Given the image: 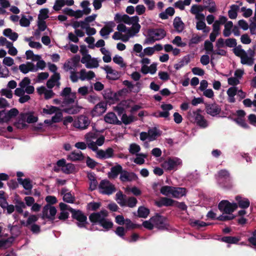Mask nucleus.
Wrapping results in <instances>:
<instances>
[{
	"label": "nucleus",
	"mask_w": 256,
	"mask_h": 256,
	"mask_svg": "<svg viewBox=\"0 0 256 256\" xmlns=\"http://www.w3.org/2000/svg\"><path fill=\"white\" fill-rule=\"evenodd\" d=\"M218 183L222 186L228 189L232 187V179L230 174L226 170H219L215 176Z\"/></svg>",
	"instance_id": "obj_1"
},
{
	"label": "nucleus",
	"mask_w": 256,
	"mask_h": 256,
	"mask_svg": "<svg viewBox=\"0 0 256 256\" xmlns=\"http://www.w3.org/2000/svg\"><path fill=\"white\" fill-rule=\"evenodd\" d=\"M166 36V31L162 28H150L148 31V38L146 40L147 43L152 44L156 40L164 38Z\"/></svg>",
	"instance_id": "obj_2"
},
{
	"label": "nucleus",
	"mask_w": 256,
	"mask_h": 256,
	"mask_svg": "<svg viewBox=\"0 0 256 256\" xmlns=\"http://www.w3.org/2000/svg\"><path fill=\"white\" fill-rule=\"evenodd\" d=\"M68 210L72 214V217L78 221L76 225L80 228H86L88 224L87 217L84 212L80 210H76L72 208H70Z\"/></svg>",
	"instance_id": "obj_3"
},
{
	"label": "nucleus",
	"mask_w": 256,
	"mask_h": 256,
	"mask_svg": "<svg viewBox=\"0 0 256 256\" xmlns=\"http://www.w3.org/2000/svg\"><path fill=\"white\" fill-rule=\"evenodd\" d=\"M150 220L156 228L160 230H168L169 226L168 218L159 214H156L150 218Z\"/></svg>",
	"instance_id": "obj_4"
},
{
	"label": "nucleus",
	"mask_w": 256,
	"mask_h": 256,
	"mask_svg": "<svg viewBox=\"0 0 256 256\" xmlns=\"http://www.w3.org/2000/svg\"><path fill=\"white\" fill-rule=\"evenodd\" d=\"M57 210L54 206L48 204H46L42 208V214L40 216L42 219H48V220L53 222L55 219V216Z\"/></svg>",
	"instance_id": "obj_5"
},
{
	"label": "nucleus",
	"mask_w": 256,
	"mask_h": 256,
	"mask_svg": "<svg viewBox=\"0 0 256 256\" xmlns=\"http://www.w3.org/2000/svg\"><path fill=\"white\" fill-rule=\"evenodd\" d=\"M238 208L236 203H230L227 200H222L218 204V208L220 212L226 214H231Z\"/></svg>",
	"instance_id": "obj_6"
},
{
	"label": "nucleus",
	"mask_w": 256,
	"mask_h": 256,
	"mask_svg": "<svg viewBox=\"0 0 256 256\" xmlns=\"http://www.w3.org/2000/svg\"><path fill=\"white\" fill-rule=\"evenodd\" d=\"M108 212L106 210H102L100 212H92L89 216V220L92 224H100L104 218H107Z\"/></svg>",
	"instance_id": "obj_7"
},
{
	"label": "nucleus",
	"mask_w": 256,
	"mask_h": 256,
	"mask_svg": "<svg viewBox=\"0 0 256 256\" xmlns=\"http://www.w3.org/2000/svg\"><path fill=\"white\" fill-rule=\"evenodd\" d=\"M98 187L100 189L102 190L100 192L104 194L110 195L116 190L114 185L106 180H102Z\"/></svg>",
	"instance_id": "obj_8"
},
{
	"label": "nucleus",
	"mask_w": 256,
	"mask_h": 256,
	"mask_svg": "<svg viewBox=\"0 0 256 256\" xmlns=\"http://www.w3.org/2000/svg\"><path fill=\"white\" fill-rule=\"evenodd\" d=\"M182 160L178 158H168L166 160L164 161L162 166L168 170H174L178 165L181 164Z\"/></svg>",
	"instance_id": "obj_9"
},
{
	"label": "nucleus",
	"mask_w": 256,
	"mask_h": 256,
	"mask_svg": "<svg viewBox=\"0 0 256 256\" xmlns=\"http://www.w3.org/2000/svg\"><path fill=\"white\" fill-rule=\"evenodd\" d=\"M90 124V121L88 116L80 115L77 120L74 122V126L81 130H84L88 128Z\"/></svg>",
	"instance_id": "obj_10"
},
{
	"label": "nucleus",
	"mask_w": 256,
	"mask_h": 256,
	"mask_svg": "<svg viewBox=\"0 0 256 256\" xmlns=\"http://www.w3.org/2000/svg\"><path fill=\"white\" fill-rule=\"evenodd\" d=\"M205 108L206 113L212 116L218 115L221 112V108L216 102L212 104L206 103Z\"/></svg>",
	"instance_id": "obj_11"
},
{
	"label": "nucleus",
	"mask_w": 256,
	"mask_h": 256,
	"mask_svg": "<svg viewBox=\"0 0 256 256\" xmlns=\"http://www.w3.org/2000/svg\"><path fill=\"white\" fill-rule=\"evenodd\" d=\"M107 104L104 101L100 102L96 104L92 110L91 114L92 116H100L103 114L106 110Z\"/></svg>",
	"instance_id": "obj_12"
},
{
	"label": "nucleus",
	"mask_w": 256,
	"mask_h": 256,
	"mask_svg": "<svg viewBox=\"0 0 256 256\" xmlns=\"http://www.w3.org/2000/svg\"><path fill=\"white\" fill-rule=\"evenodd\" d=\"M114 150L112 148H108L105 150H99L96 152V157L100 160H105L113 158Z\"/></svg>",
	"instance_id": "obj_13"
},
{
	"label": "nucleus",
	"mask_w": 256,
	"mask_h": 256,
	"mask_svg": "<svg viewBox=\"0 0 256 256\" xmlns=\"http://www.w3.org/2000/svg\"><path fill=\"white\" fill-rule=\"evenodd\" d=\"M138 178L137 175L133 172H130L126 170H123L120 179L122 182H132L136 180Z\"/></svg>",
	"instance_id": "obj_14"
},
{
	"label": "nucleus",
	"mask_w": 256,
	"mask_h": 256,
	"mask_svg": "<svg viewBox=\"0 0 256 256\" xmlns=\"http://www.w3.org/2000/svg\"><path fill=\"white\" fill-rule=\"evenodd\" d=\"M202 110L198 109L196 111L193 112L194 116L195 117V122L198 126L205 128L208 126L207 121L204 119V116L200 114Z\"/></svg>",
	"instance_id": "obj_15"
},
{
	"label": "nucleus",
	"mask_w": 256,
	"mask_h": 256,
	"mask_svg": "<svg viewBox=\"0 0 256 256\" xmlns=\"http://www.w3.org/2000/svg\"><path fill=\"white\" fill-rule=\"evenodd\" d=\"M104 70L107 74L106 78L110 80H118L120 76V72L113 70L112 67L108 66H106Z\"/></svg>",
	"instance_id": "obj_16"
},
{
	"label": "nucleus",
	"mask_w": 256,
	"mask_h": 256,
	"mask_svg": "<svg viewBox=\"0 0 256 256\" xmlns=\"http://www.w3.org/2000/svg\"><path fill=\"white\" fill-rule=\"evenodd\" d=\"M104 121L108 124L121 125L122 122L119 120L113 112H108L104 117Z\"/></svg>",
	"instance_id": "obj_17"
},
{
	"label": "nucleus",
	"mask_w": 256,
	"mask_h": 256,
	"mask_svg": "<svg viewBox=\"0 0 256 256\" xmlns=\"http://www.w3.org/2000/svg\"><path fill=\"white\" fill-rule=\"evenodd\" d=\"M115 26V23L112 21L106 22V25L104 26L100 32V36L102 37L108 36L113 31L112 28L114 27Z\"/></svg>",
	"instance_id": "obj_18"
},
{
	"label": "nucleus",
	"mask_w": 256,
	"mask_h": 256,
	"mask_svg": "<svg viewBox=\"0 0 256 256\" xmlns=\"http://www.w3.org/2000/svg\"><path fill=\"white\" fill-rule=\"evenodd\" d=\"M176 200L168 198L166 197L162 198L160 200L156 201V205L158 208H161L162 206H174L175 204Z\"/></svg>",
	"instance_id": "obj_19"
},
{
	"label": "nucleus",
	"mask_w": 256,
	"mask_h": 256,
	"mask_svg": "<svg viewBox=\"0 0 256 256\" xmlns=\"http://www.w3.org/2000/svg\"><path fill=\"white\" fill-rule=\"evenodd\" d=\"M18 114V110L16 108H13L10 109L8 112L5 114V116L2 118H0V123L4 122H8L10 118L16 116Z\"/></svg>",
	"instance_id": "obj_20"
},
{
	"label": "nucleus",
	"mask_w": 256,
	"mask_h": 256,
	"mask_svg": "<svg viewBox=\"0 0 256 256\" xmlns=\"http://www.w3.org/2000/svg\"><path fill=\"white\" fill-rule=\"evenodd\" d=\"M84 158V156L80 151H73L68 156V159L72 162L82 161Z\"/></svg>",
	"instance_id": "obj_21"
},
{
	"label": "nucleus",
	"mask_w": 256,
	"mask_h": 256,
	"mask_svg": "<svg viewBox=\"0 0 256 256\" xmlns=\"http://www.w3.org/2000/svg\"><path fill=\"white\" fill-rule=\"evenodd\" d=\"M122 170V166L120 164H118L111 168L110 172L108 173V177L115 178L119 174H121Z\"/></svg>",
	"instance_id": "obj_22"
},
{
	"label": "nucleus",
	"mask_w": 256,
	"mask_h": 256,
	"mask_svg": "<svg viewBox=\"0 0 256 256\" xmlns=\"http://www.w3.org/2000/svg\"><path fill=\"white\" fill-rule=\"evenodd\" d=\"M235 199L238 202L237 204L242 208H248L250 205V202L247 198H244L240 196H236Z\"/></svg>",
	"instance_id": "obj_23"
},
{
	"label": "nucleus",
	"mask_w": 256,
	"mask_h": 256,
	"mask_svg": "<svg viewBox=\"0 0 256 256\" xmlns=\"http://www.w3.org/2000/svg\"><path fill=\"white\" fill-rule=\"evenodd\" d=\"M240 240L238 236H224L219 238L218 240L228 244H236Z\"/></svg>",
	"instance_id": "obj_24"
},
{
	"label": "nucleus",
	"mask_w": 256,
	"mask_h": 256,
	"mask_svg": "<svg viewBox=\"0 0 256 256\" xmlns=\"http://www.w3.org/2000/svg\"><path fill=\"white\" fill-rule=\"evenodd\" d=\"M80 78L82 80H84L86 79L90 80L94 78L96 76L94 72L90 70L87 72L85 69L81 70L80 72Z\"/></svg>",
	"instance_id": "obj_25"
},
{
	"label": "nucleus",
	"mask_w": 256,
	"mask_h": 256,
	"mask_svg": "<svg viewBox=\"0 0 256 256\" xmlns=\"http://www.w3.org/2000/svg\"><path fill=\"white\" fill-rule=\"evenodd\" d=\"M162 132L158 130L156 128L154 127L150 128L148 130L149 141H153L161 135Z\"/></svg>",
	"instance_id": "obj_26"
},
{
	"label": "nucleus",
	"mask_w": 256,
	"mask_h": 256,
	"mask_svg": "<svg viewBox=\"0 0 256 256\" xmlns=\"http://www.w3.org/2000/svg\"><path fill=\"white\" fill-rule=\"evenodd\" d=\"M186 194V188H184L172 186V196L175 198H180Z\"/></svg>",
	"instance_id": "obj_27"
},
{
	"label": "nucleus",
	"mask_w": 256,
	"mask_h": 256,
	"mask_svg": "<svg viewBox=\"0 0 256 256\" xmlns=\"http://www.w3.org/2000/svg\"><path fill=\"white\" fill-rule=\"evenodd\" d=\"M173 25L175 30L178 32H181L184 28V24L179 16H176L174 18Z\"/></svg>",
	"instance_id": "obj_28"
},
{
	"label": "nucleus",
	"mask_w": 256,
	"mask_h": 256,
	"mask_svg": "<svg viewBox=\"0 0 256 256\" xmlns=\"http://www.w3.org/2000/svg\"><path fill=\"white\" fill-rule=\"evenodd\" d=\"M18 182L22 184L23 188L28 190H30L32 188V181L29 178H26L23 180L22 178H18Z\"/></svg>",
	"instance_id": "obj_29"
},
{
	"label": "nucleus",
	"mask_w": 256,
	"mask_h": 256,
	"mask_svg": "<svg viewBox=\"0 0 256 256\" xmlns=\"http://www.w3.org/2000/svg\"><path fill=\"white\" fill-rule=\"evenodd\" d=\"M14 240L13 236H10L6 239L0 240V249H6L10 247Z\"/></svg>",
	"instance_id": "obj_30"
},
{
	"label": "nucleus",
	"mask_w": 256,
	"mask_h": 256,
	"mask_svg": "<svg viewBox=\"0 0 256 256\" xmlns=\"http://www.w3.org/2000/svg\"><path fill=\"white\" fill-rule=\"evenodd\" d=\"M240 7L236 4H232L230 6V9L228 12V15L230 19H235L238 16V11Z\"/></svg>",
	"instance_id": "obj_31"
},
{
	"label": "nucleus",
	"mask_w": 256,
	"mask_h": 256,
	"mask_svg": "<svg viewBox=\"0 0 256 256\" xmlns=\"http://www.w3.org/2000/svg\"><path fill=\"white\" fill-rule=\"evenodd\" d=\"M190 62V58L189 55H186L178 63L174 64V67L176 70H178L183 67L184 66L188 64Z\"/></svg>",
	"instance_id": "obj_32"
},
{
	"label": "nucleus",
	"mask_w": 256,
	"mask_h": 256,
	"mask_svg": "<svg viewBox=\"0 0 256 256\" xmlns=\"http://www.w3.org/2000/svg\"><path fill=\"white\" fill-rule=\"evenodd\" d=\"M254 59L248 56L246 52L240 58V62L242 64L252 66L254 64Z\"/></svg>",
	"instance_id": "obj_33"
},
{
	"label": "nucleus",
	"mask_w": 256,
	"mask_h": 256,
	"mask_svg": "<svg viewBox=\"0 0 256 256\" xmlns=\"http://www.w3.org/2000/svg\"><path fill=\"white\" fill-rule=\"evenodd\" d=\"M82 108V106H72L69 108H64L63 110V111L69 114H78L80 111V110Z\"/></svg>",
	"instance_id": "obj_34"
},
{
	"label": "nucleus",
	"mask_w": 256,
	"mask_h": 256,
	"mask_svg": "<svg viewBox=\"0 0 256 256\" xmlns=\"http://www.w3.org/2000/svg\"><path fill=\"white\" fill-rule=\"evenodd\" d=\"M138 216L142 218H146L150 214V210L144 206H140L138 210Z\"/></svg>",
	"instance_id": "obj_35"
},
{
	"label": "nucleus",
	"mask_w": 256,
	"mask_h": 256,
	"mask_svg": "<svg viewBox=\"0 0 256 256\" xmlns=\"http://www.w3.org/2000/svg\"><path fill=\"white\" fill-rule=\"evenodd\" d=\"M99 224L106 230L112 228L114 225L113 222L106 218H104Z\"/></svg>",
	"instance_id": "obj_36"
},
{
	"label": "nucleus",
	"mask_w": 256,
	"mask_h": 256,
	"mask_svg": "<svg viewBox=\"0 0 256 256\" xmlns=\"http://www.w3.org/2000/svg\"><path fill=\"white\" fill-rule=\"evenodd\" d=\"M105 99L114 100L117 99V94L114 93L110 89H106L104 91L103 94Z\"/></svg>",
	"instance_id": "obj_37"
},
{
	"label": "nucleus",
	"mask_w": 256,
	"mask_h": 256,
	"mask_svg": "<svg viewBox=\"0 0 256 256\" xmlns=\"http://www.w3.org/2000/svg\"><path fill=\"white\" fill-rule=\"evenodd\" d=\"M75 166L72 163L66 164L64 168H62V170L66 174L73 173L75 170Z\"/></svg>",
	"instance_id": "obj_38"
},
{
	"label": "nucleus",
	"mask_w": 256,
	"mask_h": 256,
	"mask_svg": "<svg viewBox=\"0 0 256 256\" xmlns=\"http://www.w3.org/2000/svg\"><path fill=\"white\" fill-rule=\"evenodd\" d=\"M102 204L100 202H92L88 204L87 209L89 210L96 211L101 206Z\"/></svg>",
	"instance_id": "obj_39"
},
{
	"label": "nucleus",
	"mask_w": 256,
	"mask_h": 256,
	"mask_svg": "<svg viewBox=\"0 0 256 256\" xmlns=\"http://www.w3.org/2000/svg\"><path fill=\"white\" fill-rule=\"evenodd\" d=\"M121 119L122 122L126 125L129 124L136 120L133 116H128L126 114H122Z\"/></svg>",
	"instance_id": "obj_40"
},
{
	"label": "nucleus",
	"mask_w": 256,
	"mask_h": 256,
	"mask_svg": "<svg viewBox=\"0 0 256 256\" xmlns=\"http://www.w3.org/2000/svg\"><path fill=\"white\" fill-rule=\"evenodd\" d=\"M140 28L139 24H134L131 28L128 30V32L130 36H134L140 32Z\"/></svg>",
	"instance_id": "obj_41"
},
{
	"label": "nucleus",
	"mask_w": 256,
	"mask_h": 256,
	"mask_svg": "<svg viewBox=\"0 0 256 256\" xmlns=\"http://www.w3.org/2000/svg\"><path fill=\"white\" fill-rule=\"evenodd\" d=\"M46 108H44L42 109V112L44 114H52L54 112H56L58 110H60V108L58 107L54 106H48V105H46Z\"/></svg>",
	"instance_id": "obj_42"
},
{
	"label": "nucleus",
	"mask_w": 256,
	"mask_h": 256,
	"mask_svg": "<svg viewBox=\"0 0 256 256\" xmlns=\"http://www.w3.org/2000/svg\"><path fill=\"white\" fill-rule=\"evenodd\" d=\"M137 157L134 158V162L138 164H144L145 160L144 158H146L147 155L144 154H136Z\"/></svg>",
	"instance_id": "obj_43"
},
{
	"label": "nucleus",
	"mask_w": 256,
	"mask_h": 256,
	"mask_svg": "<svg viewBox=\"0 0 256 256\" xmlns=\"http://www.w3.org/2000/svg\"><path fill=\"white\" fill-rule=\"evenodd\" d=\"M210 223H206L204 222L200 221V220H194V221H192L190 222V225L193 226H197L198 228H200L202 227H204L208 226L210 225Z\"/></svg>",
	"instance_id": "obj_44"
},
{
	"label": "nucleus",
	"mask_w": 256,
	"mask_h": 256,
	"mask_svg": "<svg viewBox=\"0 0 256 256\" xmlns=\"http://www.w3.org/2000/svg\"><path fill=\"white\" fill-rule=\"evenodd\" d=\"M140 150V147L136 144H130L129 148V152L132 154H138Z\"/></svg>",
	"instance_id": "obj_45"
},
{
	"label": "nucleus",
	"mask_w": 256,
	"mask_h": 256,
	"mask_svg": "<svg viewBox=\"0 0 256 256\" xmlns=\"http://www.w3.org/2000/svg\"><path fill=\"white\" fill-rule=\"evenodd\" d=\"M160 192L163 195L168 196L170 194H172V186H162L160 188Z\"/></svg>",
	"instance_id": "obj_46"
},
{
	"label": "nucleus",
	"mask_w": 256,
	"mask_h": 256,
	"mask_svg": "<svg viewBox=\"0 0 256 256\" xmlns=\"http://www.w3.org/2000/svg\"><path fill=\"white\" fill-rule=\"evenodd\" d=\"M204 48L206 50L208 54H210V52H214V46L212 43L208 40H206L204 43Z\"/></svg>",
	"instance_id": "obj_47"
},
{
	"label": "nucleus",
	"mask_w": 256,
	"mask_h": 256,
	"mask_svg": "<svg viewBox=\"0 0 256 256\" xmlns=\"http://www.w3.org/2000/svg\"><path fill=\"white\" fill-rule=\"evenodd\" d=\"M113 61L116 64H118L121 68H124L126 66V64L124 62V60L120 56L116 55L113 58Z\"/></svg>",
	"instance_id": "obj_48"
},
{
	"label": "nucleus",
	"mask_w": 256,
	"mask_h": 256,
	"mask_svg": "<svg viewBox=\"0 0 256 256\" xmlns=\"http://www.w3.org/2000/svg\"><path fill=\"white\" fill-rule=\"evenodd\" d=\"M48 10L46 8L41 9L40 14H38V20H44L48 18Z\"/></svg>",
	"instance_id": "obj_49"
},
{
	"label": "nucleus",
	"mask_w": 256,
	"mask_h": 256,
	"mask_svg": "<svg viewBox=\"0 0 256 256\" xmlns=\"http://www.w3.org/2000/svg\"><path fill=\"white\" fill-rule=\"evenodd\" d=\"M241 48L242 46L239 45L233 49V52L234 54L240 58L246 52V51Z\"/></svg>",
	"instance_id": "obj_50"
},
{
	"label": "nucleus",
	"mask_w": 256,
	"mask_h": 256,
	"mask_svg": "<svg viewBox=\"0 0 256 256\" xmlns=\"http://www.w3.org/2000/svg\"><path fill=\"white\" fill-rule=\"evenodd\" d=\"M125 224L126 230H133L139 228L140 226L138 224H134L128 218L126 219Z\"/></svg>",
	"instance_id": "obj_51"
},
{
	"label": "nucleus",
	"mask_w": 256,
	"mask_h": 256,
	"mask_svg": "<svg viewBox=\"0 0 256 256\" xmlns=\"http://www.w3.org/2000/svg\"><path fill=\"white\" fill-rule=\"evenodd\" d=\"M90 62H87L86 66L88 68H96L98 66V62L96 59L93 58L90 60Z\"/></svg>",
	"instance_id": "obj_52"
},
{
	"label": "nucleus",
	"mask_w": 256,
	"mask_h": 256,
	"mask_svg": "<svg viewBox=\"0 0 256 256\" xmlns=\"http://www.w3.org/2000/svg\"><path fill=\"white\" fill-rule=\"evenodd\" d=\"M63 200L68 203H74V196L70 192H67L63 196Z\"/></svg>",
	"instance_id": "obj_53"
},
{
	"label": "nucleus",
	"mask_w": 256,
	"mask_h": 256,
	"mask_svg": "<svg viewBox=\"0 0 256 256\" xmlns=\"http://www.w3.org/2000/svg\"><path fill=\"white\" fill-rule=\"evenodd\" d=\"M38 219V216L34 214L30 215L26 220V226L28 227L30 225L36 222Z\"/></svg>",
	"instance_id": "obj_54"
},
{
	"label": "nucleus",
	"mask_w": 256,
	"mask_h": 256,
	"mask_svg": "<svg viewBox=\"0 0 256 256\" xmlns=\"http://www.w3.org/2000/svg\"><path fill=\"white\" fill-rule=\"evenodd\" d=\"M86 164L88 168L94 169L98 164V162L88 156L86 160Z\"/></svg>",
	"instance_id": "obj_55"
},
{
	"label": "nucleus",
	"mask_w": 256,
	"mask_h": 256,
	"mask_svg": "<svg viewBox=\"0 0 256 256\" xmlns=\"http://www.w3.org/2000/svg\"><path fill=\"white\" fill-rule=\"evenodd\" d=\"M225 44L229 48H234L236 46V40L234 38H228L225 40Z\"/></svg>",
	"instance_id": "obj_56"
},
{
	"label": "nucleus",
	"mask_w": 256,
	"mask_h": 256,
	"mask_svg": "<svg viewBox=\"0 0 256 256\" xmlns=\"http://www.w3.org/2000/svg\"><path fill=\"white\" fill-rule=\"evenodd\" d=\"M64 0H56L53 6V9L56 11L60 10L64 6Z\"/></svg>",
	"instance_id": "obj_57"
},
{
	"label": "nucleus",
	"mask_w": 256,
	"mask_h": 256,
	"mask_svg": "<svg viewBox=\"0 0 256 256\" xmlns=\"http://www.w3.org/2000/svg\"><path fill=\"white\" fill-rule=\"evenodd\" d=\"M234 121L240 126L244 128H249L250 126L246 122V120L242 118H238L234 120Z\"/></svg>",
	"instance_id": "obj_58"
},
{
	"label": "nucleus",
	"mask_w": 256,
	"mask_h": 256,
	"mask_svg": "<svg viewBox=\"0 0 256 256\" xmlns=\"http://www.w3.org/2000/svg\"><path fill=\"white\" fill-rule=\"evenodd\" d=\"M138 202L136 198L134 196L129 197L126 200V206L130 208H134Z\"/></svg>",
	"instance_id": "obj_59"
},
{
	"label": "nucleus",
	"mask_w": 256,
	"mask_h": 256,
	"mask_svg": "<svg viewBox=\"0 0 256 256\" xmlns=\"http://www.w3.org/2000/svg\"><path fill=\"white\" fill-rule=\"evenodd\" d=\"M62 112H56L54 116L52 118V123L59 122L62 120Z\"/></svg>",
	"instance_id": "obj_60"
},
{
	"label": "nucleus",
	"mask_w": 256,
	"mask_h": 256,
	"mask_svg": "<svg viewBox=\"0 0 256 256\" xmlns=\"http://www.w3.org/2000/svg\"><path fill=\"white\" fill-rule=\"evenodd\" d=\"M172 42L173 44L180 47H183L186 45L185 43L182 42V38L180 36H176L172 40Z\"/></svg>",
	"instance_id": "obj_61"
},
{
	"label": "nucleus",
	"mask_w": 256,
	"mask_h": 256,
	"mask_svg": "<svg viewBox=\"0 0 256 256\" xmlns=\"http://www.w3.org/2000/svg\"><path fill=\"white\" fill-rule=\"evenodd\" d=\"M20 24L22 26L27 27L30 26V21L25 16L23 15L20 20Z\"/></svg>",
	"instance_id": "obj_62"
},
{
	"label": "nucleus",
	"mask_w": 256,
	"mask_h": 256,
	"mask_svg": "<svg viewBox=\"0 0 256 256\" xmlns=\"http://www.w3.org/2000/svg\"><path fill=\"white\" fill-rule=\"evenodd\" d=\"M46 201L47 202V204L50 205L54 204L58 202L56 196H48L45 198Z\"/></svg>",
	"instance_id": "obj_63"
},
{
	"label": "nucleus",
	"mask_w": 256,
	"mask_h": 256,
	"mask_svg": "<svg viewBox=\"0 0 256 256\" xmlns=\"http://www.w3.org/2000/svg\"><path fill=\"white\" fill-rule=\"evenodd\" d=\"M30 83V80L28 77H24L19 83V86L22 88H25Z\"/></svg>",
	"instance_id": "obj_64"
}]
</instances>
